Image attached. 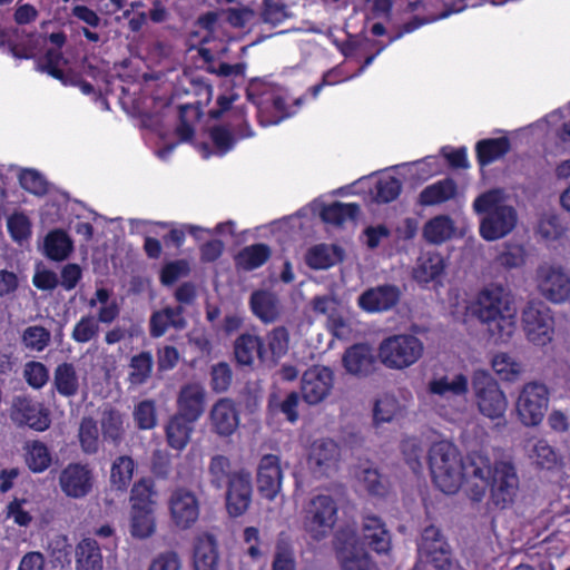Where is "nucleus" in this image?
Returning <instances> with one entry per match:
<instances>
[{
  "label": "nucleus",
  "instance_id": "nucleus-1",
  "mask_svg": "<svg viewBox=\"0 0 570 570\" xmlns=\"http://www.w3.org/2000/svg\"><path fill=\"white\" fill-rule=\"evenodd\" d=\"M466 469L472 474V482L465 489L470 500L481 502L490 489V509L504 510L514 503L519 476L512 462L501 460L491 465L488 456L474 454Z\"/></svg>",
  "mask_w": 570,
  "mask_h": 570
},
{
  "label": "nucleus",
  "instance_id": "nucleus-2",
  "mask_svg": "<svg viewBox=\"0 0 570 570\" xmlns=\"http://www.w3.org/2000/svg\"><path fill=\"white\" fill-rule=\"evenodd\" d=\"M464 314L484 325L495 342H508L515 331L513 301L502 285L484 286L466 303Z\"/></svg>",
  "mask_w": 570,
  "mask_h": 570
},
{
  "label": "nucleus",
  "instance_id": "nucleus-3",
  "mask_svg": "<svg viewBox=\"0 0 570 570\" xmlns=\"http://www.w3.org/2000/svg\"><path fill=\"white\" fill-rule=\"evenodd\" d=\"M474 454L478 453H470L463 460L453 443L449 441L434 442L429 449L428 463L435 487L446 494L456 493L463 481L468 488L472 482V474L466 468Z\"/></svg>",
  "mask_w": 570,
  "mask_h": 570
},
{
  "label": "nucleus",
  "instance_id": "nucleus-4",
  "mask_svg": "<svg viewBox=\"0 0 570 570\" xmlns=\"http://www.w3.org/2000/svg\"><path fill=\"white\" fill-rule=\"evenodd\" d=\"M507 200L508 195L503 188H491L473 200V210L482 216L479 232L484 240L501 239L517 226V209L508 205Z\"/></svg>",
  "mask_w": 570,
  "mask_h": 570
},
{
  "label": "nucleus",
  "instance_id": "nucleus-5",
  "mask_svg": "<svg viewBox=\"0 0 570 570\" xmlns=\"http://www.w3.org/2000/svg\"><path fill=\"white\" fill-rule=\"evenodd\" d=\"M333 547L342 570H379L354 527L340 528L334 534Z\"/></svg>",
  "mask_w": 570,
  "mask_h": 570
},
{
  "label": "nucleus",
  "instance_id": "nucleus-6",
  "mask_svg": "<svg viewBox=\"0 0 570 570\" xmlns=\"http://www.w3.org/2000/svg\"><path fill=\"white\" fill-rule=\"evenodd\" d=\"M423 343L411 334H397L384 338L379 347L381 362L389 368L403 370L419 361Z\"/></svg>",
  "mask_w": 570,
  "mask_h": 570
},
{
  "label": "nucleus",
  "instance_id": "nucleus-7",
  "mask_svg": "<svg viewBox=\"0 0 570 570\" xmlns=\"http://www.w3.org/2000/svg\"><path fill=\"white\" fill-rule=\"evenodd\" d=\"M472 389L481 414L492 420L504 416L508 407L507 396L488 371L473 372Z\"/></svg>",
  "mask_w": 570,
  "mask_h": 570
},
{
  "label": "nucleus",
  "instance_id": "nucleus-8",
  "mask_svg": "<svg viewBox=\"0 0 570 570\" xmlns=\"http://www.w3.org/2000/svg\"><path fill=\"white\" fill-rule=\"evenodd\" d=\"M550 392L546 384L532 381L525 383L518 396L515 409L521 423L538 426L548 411Z\"/></svg>",
  "mask_w": 570,
  "mask_h": 570
},
{
  "label": "nucleus",
  "instance_id": "nucleus-9",
  "mask_svg": "<svg viewBox=\"0 0 570 570\" xmlns=\"http://www.w3.org/2000/svg\"><path fill=\"white\" fill-rule=\"evenodd\" d=\"M522 324L527 338L537 346L548 345L554 333V318L543 304H529L522 312Z\"/></svg>",
  "mask_w": 570,
  "mask_h": 570
},
{
  "label": "nucleus",
  "instance_id": "nucleus-10",
  "mask_svg": "<svg viewBox=\"0 0 570 570\" xmlns=\"http://www.w3.org/2000/svg\"><path fill=\"white\" fill-rule=\"evenodd\" d=\"M537 279L538 289L546 299L556 304L570 299V275L561 266H540Z\"/></svg>",
  "mask_w": 570,
  "mask_h": 570
},
{
  "label": "nucleus",
  "instance_id": "nucleus-11",
  "mask_svg": "<svg viewBox=\"0 0 570 570\" xmlns=\"http://www.w3.org/2000/svg\"><path fill=\"white\" fill-rule=\"evenodd\" d=\"M10 417L16 424L28 425L39 432L46 431L51 423L48 410L40 402L22 395L13 399Z\"/></svg>",
  "mask_w": 570,
  "mask_h": 570
},
{
  "label": "nucleus",
  "instance_id": "nucleus-12",
  "mask_svg": "<svg viewBox=\"0 0 570 570\" xmlns=\"http://www.w3.org/2000/svg\"><path fill=\"white\" fill-rule=\"evenodd\" d=\"M59 487L66 497L81 499L87 497L94 487V474L87 464L69 463L59 474Z\"/></svg>",
  "mask_w": 570,
  "mask_h": 570
},
{
  "label": "nucleus",
  "instance_id": "nucleus-13",
  "mask_svg": "<svg viewBox=\"0 0 570 570\" xmlns=\"http://www.w3.org/2000/svg\"><path fill=\"white\" fill-rule=\"evenodd\" d=\"M252 476L244 470L234 471L226 491V509L230 517L243 515L252 503Z\"/></svg>",
  "mask_w": 570,
  "mask_h": 570
},
{
  "label": "nucleus",
  "instance_id": "nucleus-14",
  "mask_svg": "<svg viewBox=\"0 0 570 570\" xmlns=\"http://www.w3.org/2000/svg\"><path fill=\"white\" fill-rule=\"evenodd\" d=\"M401 299V291L394 284H382L365 289L357 297L358 307L366 313H382L394 308Z\"/></svg>",
  "mask_w": 570,
  "mask_h": 570
},
{
  "label": "nucleus",
  "instance_id": "nucleus-15",
  "mask_svg": "<svg viewBox=\"0 0 570 570\" xmlns=\"http://www.w3.org/2000/svg\"><path fill=\"white\" fill-rule=\"evenodd\" d=\"M170 515L180 529L190 528L199 517V502L194 492L179 488L169 499Z\"/></svg>",
  "mask_w": 570,
  "mask_h": 570
},
{
  "label": "nucleus",
  "instance_id": "nucleus-16",
  "mask_svg": "<svg viewBox=\"0 0 570 570\" xmlns=\"http://www.w3.org/2000/svg\"><path fill=\"white\" fill-rule=\"evenodd\" d=\"M206 390L198 382L184 384L177 395L176 414L198 421L205 412Z\"/></svg>",
  "mask_w": 570,
  "mask_h": 570
},
{
  "label": "nucleus",
  "instance_id": "nucleus-17",
  "mask_svg": "<svg viewBox=\"0 0 570 570\" xmlns=\"http://www.w3.org/2000/svg\"><path fill=\"white\" fill-rule=\"evenodd\" d=\"M212 430L219 436H230L239 425V412L233 400L222 397L209 411Z\"/></svg>",
  "mask_w": 570,
  "mask_h": 570
},
{
  "label": "nucleus",
  "instance_id": "nucleus-18",
  "mask_svg": "<svg viewBox=\"0 0 570 570\" xmlns=\"http://www.w3.org/2000/svg\"><path fill=\"white\" fill-rule=\"evenodd\" d=\"M363 540L377 554H387L392 549L391 533L377 515L366 514L362 520Z\"/></svg>",
  "mask_w": 570,
  "mask_h": 570
},
{
  "label": "nucleus",
  "instance_id": "nucleus-19",
  "mask_svg": "<svg viewBox=\"0 0 570 570\" xmlns=\"http://www.w3.org/2000/svg\"><path fill=\"white\" fill-rule=\"evenodd\" d=\"M342 362L347 373L355 376H367L375 368L376 357L368 344L356 343L346 348Z\"/></svg>",
  "mask_w": 570,
  "mask_h": 570
},
{
  "label": "nucleus",
  "instance_id": "nucleus-20",
  "mask_svg": "<svg viewBox=\"0 0 570 570\" xmlns=\"http://www.w3.org/2000/svg\"><path fill=\"white\" fill-rule=\"evenodd\" d=\"M257 483L259 492L265 498L273 500L277 495L282 484V471L276 455L267 454L261 459Z\"/></svg>",
  "mask_w": 570,
  "mask_h": 570
},
{
  "label": "nucleus",
  "instance_id": "nucleus-21",
  "mask_svg": "<svg viewBox=\"0 0 570 570\" xmlns=\"http://www.w3.org/2000/svg\"><path fill=\"white\" fill-rule=\"evenodd\" d=\"M184 308L165 307L160 311L154 312L149 321V333L153 337L163 336L168 328L184 330L187 326V321L184 317Z\"/></svg>",
  "mask_w": 570,
  "mask_h": 570
},
{
  "label": "nucleus",
  "instance_id": "nucleus-22",
  "mask_svg": "<svg viewBox=\"0 0 570 570\" xmlns=\"http://www.w3.org/2000/svg\"><path fill=\"white\" fill-rule=\"evenodd\" d=\"M458 193L454 179L448 177L424 187L417 198V204L423 207L435 206L453 199Z\"/></svg>",
  "mask_w": 570,
  "mask_h": 570
},
{
  "label": "nucleus",
  "instance_id": "nucleus-23",
  "mask_svg": "<svg viewBox=\"0 0 570 570\" xmlns=\"http://www.w3.org/2000/svg\"><path fill=\"white\" fill-rule=\"evenodd\" d=\"M196 421L174 414L166 424V440L168 445L177 451H183L190 442Z\"/></svg>",
  "mask_w": 570,
  "mask_h": 570
},
{
  "label": "nucleus",
  "instance_id": "nucleus-24",
  "mask_svg": "<svg viewBox=\"0 0 570 570\" xmlns=\"http://www.w3.org/2000/svg\"><path fill=\"white\" fill-rule=\"evenodd\" d=\"M511 150L507 136L481 139L475 144V157L480 167H485L503 158Z\"/></svg>",
  "mask_w": 570,
  "mask_h": 570
},
{
  "label": "nucleus",
  "instance_id": "nucleus-25",
  "mask_svg": "<svg viewBox=\"0 0 570 570\" xmlns=\"http://www.w3.org/2000/svg\"><path fill=\"white\" fill-rule=\"evenodd\" d=\"M100 430L104 441L118 446L125 438V416L111 406H106L100 415Z\"/></svg>",
  "mask_w": 570,
  "mask_h": 570
},
{
  "label": "nucleus",
  "instance_id": "nucleus-26",
  "mask_svg": "<svg viewBox=\"0 0 570 570\" xmlns=\"http://www.w3.org/2000/svg\"><path fill=\"white\" fill-rule=\"evenodd\" d=\"M252 312L264 323L275 322L281 314L277 296L267 291H256L250 295Z\"/></svg>",
  "mask_w": 570,
  "mask_h": 570
},
{
  "label": "nucleus",
  "instance_id": "nucleus-27",
  "mask_svg": "<svg viewBox=\"0 0 570 570\" xmlns=\"http://www.w3.org/2000/svg\"><path fill=\"white\" fill-rule=\"evenodd\" d=\"M53 387L63 397H73L80 389L79 375L72 363L63 362L53 372Z\"/></svg>",
  "mask_w": 570,
  "mask_h": 570
},
{
  "label": "nucleus",
  "instance_id": "nucleus-28",
  "mask_svg": "<svg viewBox=\"0 0 570 570\" xmlns=\"http://www.w3.org/2000/svg\"><path fill=\"white\" fill-rule=\"evenodd\" d=\"M264 342L258 335L244 333L234 343L236 361L242 365H252L256 357L262 358Z\"/></svg>",
  "mask_w": 570,
  "mask_h": 570
},
{
  "label": "nucleus",
  "instance_id": "nucleus-29",
  "mask_svg": "<svg viewBox=\"0 0 570 570\" xmlns=\"http://www.w3.org/2000/svg\"><path fill=\"white\" fill-rule=\"evenodd\" d=\"M102 556L96 540L82 539L76 547L77 570H102Z\"/></svg>",
  "mask_w": 570,
  "mask_h": 570
},
{
  "label": "nucleus",
  "instance_id": "nucleus-30",
  "mask_svg": "<svg viewBox=\"0 0 570 570\" xmlns=\"http://www.w3.org/2000/svg\"><path fill=\"white\" fill-rule=\"evenodd\" d=\"M301 522L306 535L318 543L321 538V494L313 495L303 505Z\"/></svg>",
  "mask_w": 570,
  "mask_h": 570
},
{
  "label": "nucleus",
  "instance_id": "nucleus-31",
  "mask_svg": "<svg viewBox=\"0 0 570 570\" xmlns=\"http://www.w3.org/2000/svg\"><path fill=\"white\" fill-rule=\"evenodd\" d=\"M271 248L266 244L249 245L237 254L235 264L238 269L250 272L263 266L271 257Z\"/></svg>",
  "mask_w": 570,
  "mask_h": 570
},
{
  "label": "nucleus",
  "instance_id": "nucleus-32",
  "mask_svg": "<svg viewBox=\"0 0 570 570\" xmlns=\"http://www.w3.org/2000/svg\"><path fill=\"white\" fill-rule=\"evenodd\" d=\"M23 451L26 464L33 473L45 472L51 465L52 456L43 442L39 440L28 441Z\"/></svg>",
  "mask_w": 570,
  "mask_h": 570
},
{
  "label": "nucleus",
  "instance_id": "nucleus-33",
  "mask_svg": "<svg viewBox=\"0 0 570 570\" xmlns=\"http://www.w3.org/2000/svg\"><path fill=\"white\" fill-rule=\"evenodd\" d=\"M454 223L446 215H439L429 219L423 227V237L430 244L440 245L454 234Z\"/></svg>",
  "mask_w": 570,
  "mask_h": 570
},
{
  "label": "nucleus",
  "instance_id": "nucleus-34",
  "mask_svg": "<svg viewBox=\"0 0 570 570\" xmlns=\"http://www.w3.org/2000/svg\"><path fill=\"white\" fill-rule=\"evenodd\" d=\"M444 267L443 257L439 253H428L419 259L413 277L417 283L429 284L442 275Z\"/></svg>",
  "mask_w": 570,
  "mask_h": 570
},
{
  "label": "nucleus",
  "instance_id": "nucleus-35",
  "mask_svg": "<svg viewBox=\"0 0 570 570\" xmlns=\"http://www.w3.org/2000/svg\"><path fill=\"white\" fill-rule=\"evenodd\" d=\"M43 252L52 261H63L72 252V242L65 232L52 230L45 238Z\"/></svg>",
  "mask_w": 570,
  "mask_h": 570
},
{
  "label": "nucleus",
  "instance_id": "nucleus-36",
  "mask_svg": "<svg viewBox=\"0 0 570 570\" xmlns=\"http://www.w3.org/2000/svg\"><path fill=\"white\" fill-rule=\"evenodd\" d=\"M78 442L87 455L97 454L100 450V438L97 422L91 416H83L79 423Z\"/></svg>",
  "mask_w": 570,
  "mask_h": 570
},
{
  "label": "nucleus",
  "instance_id": "nucleus-37",
  "mask_svg": "<svg viewBox=\"0 0 570 570\" xmlns=\"http://www.w3.org/2000/svg\"><path fill=\"white\" fill-rule=\"evenodd\" d=\"M156 529L153 508L131 507L130 533L138 539L150 537Z\"/></svg>",
  "mask_w": 570,
  "mask_h": 570
},
{
  "label": "nucleus",
  "instance_id": "nucleus-38",
  "mask_svg": "<svg viewBox=\"0 0 570 570\" xmlns=\"http://www.w3.org/2000/svg\"><path fill=\"white\" fill-rule=\"evenodd\" d=\"M135 468L132 458L128 455L116 458L110 469L111 485L119 491H125L132 480Z\"/></svg>",
  "mask_w": 570,
  "mask_h": 570
},
{
  "label": "nucleus",
  "instance_id": "nucleus-39",
  "mask_svg": "<svg viewBox=\"0 0 570 570\" xmlns=\"http://www.w3.org/2000/svg\"><path fill=\"white\" fill-rule=\"evenodd\" d=\"M491 365L498 376L508 382L517 381L523 372L522 364L504 352L495 354L491 361Z\"/></svg>",
  "mask_w": 570,
  "mask_h": 570
},
{
  "label": "nucleus",
  "instance_id": "nucleus-40",
  "mask_svg": "<svg viewBox=\"0 0 570 570\" xmlns=\"http://www.w3.org/2000/svg\"><path fill=\"white\" fill-rule=\"evenodd\" d=\"M154 360L149 352H141L131 357L128 381L131 385H141L150 377Z\"/></svg>",
  "mask_w": 570,
  "mask_h": 570
},
{
  "label": "nucleus",
  "instance_id": "nucleus-41",
  "mask_svg": "<svg viewBox=\"0 0 570 570\" xmlns=\"http://www.w3.org/2000/svg\"><path fill=\"white\" fill-rule=\"evenodd\" d=\"M233 473L230 471V461L227 456L222 454L212 456L208 464V474L209 482L214 488L222 490L225 485H228Z\"/></svg>",
  "mask_w": 570,
  "mask_h": 570
},
{
  "label": "nucleus",
  "instance_id": "nucleus-42",
  "mask_svg": "<svg viewBox=\"0 0 570 570\" xmlns=\"http://www.w3.org/2000/svg\"><path fill=\"white\" fill-rule=\"evenodd\" d=\"M50 342V331L41 325L28 326L21 334V343L29 351L42 352L49 346Z\"/></svg>",
  "mask_w": 570,
  "mask_h": 570
},
{
  "label": "nucleus",
  "instance_id": "nucleus-43",
  "mask_svg": "<svg viewBox=\"0 0 570 570\" xmlns=\"http://www.w3.org/2000/svg\"><path fill=\"white\" fill-rule=\"evenodd\" d=\"M218 554L210 539L199 540L194 553L195 570H216Z\"/></svg>",
  "mask_w": 570,
  "mask_h": 570
},
{
  "label": "nucleus",
  "instance_id": "nucleus-44",
  "mask_svg": "<svg viewBox=\"0 0 570 570\" xmlns=\"http://www.w3.org/2000/svg\"><path fill=\"white\" fill-rule=\"evenodd\" d=\"M360 213V206L355 203H335L326 206L323 204V222L342 225L347 219H354Z\"/></svg>",
  "mask_w": 570,
  "mask_h": 570
},
{
  "label": "nucleus",
  "instance_id": "nucleus-45",
  "mask_svg": "<svg viewBox=\"0 0 570 570\" xmlns=\"http://www.w3.org/2000/svg\"><path fill=\"white\" fill-rule=\"evenodd\" d=\"M429 391L438 395H445L448 393L463 395L468 392V379L463 374L455 375L452 381H449L446 376H442L429 383Z\"/></svg>",
  "mask_w": 570,
  "mask_h": 570
},
{
  "label": "nucleus",
  "instance_id": "nucleus-46",
  "mask_svg": "<svg viewBox=\"0 0 570 570\" xmlns=\"http://www.w3.org/2000/svg\"><path fill=\"white\" fill-rule=\"evenodd\" d=\"M302 395L308 404L321 402V367L314 365L305 371L302 379Z\"/></svg>",
  "mask_w": 570,
  "mask_h": 570
},
{
  "label": "nucleus",
  "instance_id": "nucleus-47",
  "mask_svg": "<svg viewBox=\"0 0 570 570\" xmlns=\"http://www.w3.org/2000/svg\"><path fill=\"white\" fill-rule=\"evenodd\" d=\"M400 448L404 460L411 470L413 472L421 471L422 458L424 455L422 441L416 436H407L402 440Z\"/></svg>",
  "mask_w": 570,
  "mask_h": 570
},
{
  "label": "nucleus",
  "instance_id": "nucleus-48",
  "mask_svg": "<svg viewBox=\"0 0 570 570\" xmlns=\"http://www.w3.org/2000/svg\"><path fill=\"white\" fill-rule=\"evenodd\" d=\"M100 327L98 321L94 315H83L75 324L71 338L79 344H85L96 338L99 334Z\"/></svg>",
  "mask_w": 570,
  "mask_h": 570
},
{
  "label": "nucleus",
  "instance_id": "nucleus-49",
  "mask_svg": "<svg viewBox=\"0 0 570 570\" xmlns=\"http://www.w3.org/2000/svg\"><path fill=\"white\" fill-rule=\"evenodd\" d=\"M375 200L387 204L395 200L402 191V183L394 176L381 177L375 184Z\"/></svg>",
  "mask_w": 570,
  "mask_h": 570
},
{
  "label": "nucleus",
  "instance_id": "nucleus-50",
  "mask_svg": "<svg viewBox=\"0 0 570 570\" xmlns=\"http://www.w3.org/2000/svg\"><path fill=\"white\" fill-rule=\"evenodd\" d=\"M132 417L140 430L153 429L157 423L156 404L151 400H144L135 405Z\"/></svg>",
  "mask_w": 570,
  "mask_h": 570
},
{
  "label": "nucleus",
  "instance_id": "nucleus-51",
  "mask_svg": "<svg viewBox=\"0 0 570 570\" xmlns=\"http://www.w3.org/2000/svg\"><path fill=\"white\" fill-rule=\"evenodd\" d=\"M362 482L371 495L385 497L389 492V482L382 476L377 469H364L362 472Z\"/></svg>",
  "mask_w": 570,
  "mask_h": 570
},
{
  "label": "nucleus",
  "instance_id": "nucleus-52",
  "mask_svg": "<svg viewBox=\"0 0 570 570\" xmlns=\"http://www.w3.org/2000/svg\"><path fill=\"white\" fill-rule=\"evenodd\" d=\"M23 377L31 387L39 390L47 384L49 371L43 363L30 361L23 366Z\"/></svg>",
  "mask_w": 570,
  "mask_h": 570
},
{
  "label": "nucleus",
  "instance_id": "nucleus-53",
  "mask_svg": "<svg viewBox=\"0 0 570 570\" xmlns=\"http://www.w3.org/2000/svg\"><path fill=\"white\" fill-rule=\"evenodd\" d=\"M210 376L212 389L217 393L227 391L233 380L230 366L225 362L213 365Z\"/></svg>",
  "mask_w": 570,
  "mask_h": 570
},
{
  "label": "nucleus",
  "instance_id": "nucleus-54",
  "mask_svg": "<svg viewBox=\"0 0 570 570\" xmlns=\"http://www.w3.org/2000/svg\"><path fill=\"white\" fill-rule=\"evenodd\" d=\"M435 570H450L452 567L451 551L449 546L425 550L420 552Z\"/></svg>",
  "mask_w": 570,
  "mask_h": 570
},
{
  "label": "nucleus",
  "instance_id": "nucleus-55",
  "mask_svg": "<svg viewBox=\"0 0 570 570\" xmlns=\"http://www.w3.org/2000/svg\"><path fill=\"white\" fill-rule=\"evenodd\" d=\"M323 475H328L332 471L338 470L341 460V449L333 440L323 439Z\"/></svg>",
  "mask_w": 570,
  "mask_h": 570
},
{
  "label": "nucleus",
  "instance_id": "nucleus-56",
  "mask_svg": "<svg viewBox=\"0 0 570 570\" xmlns=\"http://www.w3.org/2000/svg\"><path fill=\"white\" fill-rule=\"evenodd\" d=\"M288 18L286 7L276 0H264L262 19L264 22L277 26Z\"/></svg>",
  "mask_w": 570,
  "mask_h": 570
},
{
  "label": "nucleus",
  "instance_id": "nucleus-57",
  "mask_svg": "<svg viewBox=\"0 0 570 570\" xmlns=\"http://www.w3.org/2000/svg\"><path fill=\"white\" fill-rule=\"evenodd\" d=\"M153 488L149 480L142 479L136 482L131 489V507L153 508Z\"/></svg>",
  "mask_w": 570,
  "mask_h": 570
},
{
  "label": "nucleus",
  "instance_id": "nucleus-58",
  "mask_svg": "<svg viewBox=\"0 0 570 570\" xmlns=\"http://www.w3.org/2000/svg\"><path fill=\"white\" fill-rule=\"evenodd\" d=\"M141 333V327L137 324H130L129 326L116 325L106 332L105 342L108 345H114L124 340H132L134 337H138Z\"/></svg>",
  "mask_w": 570,
  "mask_h": 570
},
{
  "label": "nucleus",
  "instance_id": "nucleus-59",
  "mask_svg": "<svg viewBox=\"0 0 570 570\" xmlns=\"http://www.w3.org/2000/svg\"><path fill=\"white\" fill-rule=\"evenodd\" d=\"M19 181L23 189L35 195H43L47 191L45 178L36 170H22L19 175Z\"/></svg>",
  "mask_w": 570,
  "mask_h": 570
},
{
  "label": "nucleus",
  "instance_id": "nucleus-60",
  "mask_svg": "<svg viewBox=\"0 0 570 570\" xmlns=\"http://www.w3.org/2000/svg\"><path fill=\"white\" fill-rule=\"evenodd\" d=\"M397 410V402L394 397L385 395L375 401L373 417L377 423L391 422Z\"/></svg>",
  "mask_w": 570,
  "mask_h": 570
},
{
  "label": "nucleus",
  "instance_id": "nucleus-61",
  "mask_svg": "<svg viewBox=\"0 0 570 570\" xmlns=\"http://www.w3.org/2000/svg\"><path fill=\"white\" fill-rule=\"evenodd\" d=\"M533 458L542 469H552L557 463V453L544 440H539L533 448Z\"/></svg>",
  "mask_w": 570,
  "mask_h": 570
},
{
  "label": "nucleus",
  "instance_id": "nucleus-62",
  "mask_svg": "<svg viewBox=\"0 0 570 570\" xmlns=\"http://www.w3.org/2000/svg\"><path fill=\"white\" fill-rule=\"evenodd\" d=\"M446 544L448 542L443 537L441 530L435 525L431 524L424 528L422 532L421 542L419 543V552L441 548Z\"/></svg>",
  "mask_w": 570,
  "mask_h": 570
},
{
  "label": "nucleus",
  "instance_id": "nucleus-63",
  "mask_svg": "<svg viewBox=\"0 0 570 570\" xmlns=\"http://www.w3.org/2000/svg\"><path fill=\"white\" fill-rule=\"evenodd\" d=\"M289 336L285 327H276L268 335V346L276 357H282L288 350Z\"/></svg>",
  "mask_w": 570,
  "mask_h": 570
},
{
  "label": "nucleus",
  "instance_id": "nucleus-64",
  "mask_svg": "<svg viewBox=\"0 0 570 570\" xmlns=\"http://www.w3.org/2000/svg\"><path fill=\"white\" fill-rule=\"evenodd\" d=\"M181 561L176 552L169 551L158 554L150 563L148 570H180Z\"/></svg>",
  "mask_w": 570,
  "mask_h": 570
}]
</instances>
